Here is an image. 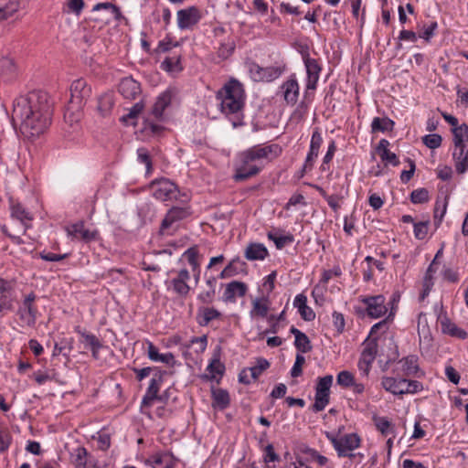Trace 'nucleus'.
Wrapping results in <instances>:
<instances>
[{
	"instance_id": "f257e3e1",
	"label": "nucleus",
	"mask_w": 468,
	"mask_h": 468,
	"mask_svg": "<svg viewBox=\"0 0 468 468\" xmlns=\"http://www.w3.org/2000/svg\"><path fill=\"white\" fill-rule=\"evenodd\" d=\"M50 120L51 106L47 92L34 90L14 101L12 121L15 125H19L25 136L40 135L50 124Z\"/></svg>"
},
{
	"instance_id": "f03ea898",
	"label": "nucleus",
	"mask_w": 468,
	"mask_h": 468,
	"mask_svg": "<svg viewBox=\"0 0 468 468\" xmlns=\"http://www.w3.org/2000/svg\"><path fill=\"white\" fill-rule=\"evenodd\" d=\"M217 97L220 100L221 111L226 114L239 112L244 105V90L236 80L229 81L218 90Z\"/></svg>"
},
{
	"instance_id": "7ed1b4c3",
	"label": "nucleus",
	"mask_w": 468,
	"mask_h": 468,
	"mask_svg": "<svg viewBox=\"0 0 468 468\" xmlns=\"http://www.w3.org/2000/svg\"><path fill=\"white\" fill-rule=\"evenodd\" d=\"M10 208L12 218L20 222L21 229L16 230V233H13L9 231L7 226L3 225L1 227V230L12 240L13 243L20 245L24 243L23 239H21V235H25L27 230L31 227L33 216L20 203H14L12 201Z\"/></svg>"
},
{
	"instance_id": "20e7f679",
	"label": "nucleus",
	"mask_w": 468,
	"mask_h": 468,
	"mask_svg": "<svg viewBox=\"0 0 468 468\" xmlns=\"http://www.w3.org/2000/svg\"><path fill=\"white\" fill-rule=\"evenodd\" d=\"M150 188L153 196L163 202L177 200L181 196L176 185L164 177L151 182Z\"/></svg>"
},
{
	"instance_id": "39448f33",
	"label": "nucleus",
	"mask_w": 468,
	"mask_h": 468,
	"mask_svg": "<svg viewBox=\"0 0 468 468\" xmlns=\"http://www.w3.org/2000/svg\"><path fill=\"white\" fill-rule=\"evenodd\" d=\"M190 215V210L188 207H172L167 213L165 214L164 219L161 222L160 226V234H173L176 228L177 223L185 218H186Z\"/></svg>"
},
{
	"instance_id": "423d86ee",
	"label": "nucleus",
	"mask_w": 468,
	"mask_h": 468,
	"mask_svg": "<svg viewBox=\"0 0 468 468\" xmlns=\"http://www.w3.org/2000/svg\"><path fill=\"white\" fill-rule=\"evenodd\" d=\"M162 382L163 375L162 373L158 372L151 378L149 387L147 388V390L143 398L141 410L149 418H151V413L149 411H145V409L151 407L154 400L164 402L165 399L164 395L158 394Z\"/></svg>"
},
{
	"instance_id": "0eeeda50",
	"label": "nucleus",
	"mask_w": 468,
	"mask_h": 468,
	"mask_svg": "<svg viewBox=\"0 0 468 468\" xmlns=\"http://www.w3.org/2000/svg\"><path fill=\"white\" fill-rule=\"evenodd\" d=\"M326 438L331 441L339 457H346L347 452H351L360 445V438L356 433H349L337 438L327 432Z\"/></svg>"
},
{
	"instance_id": "6e6552de",
	"label": "nucleus",
	"mask_w": 468,
	"mask_h": 468,
	"mask_svg": "<svg viewBox=\"0 0 468 468\" xmlns=\"http://www.w3.org/2000/svg\"><path fill=\"white\" fill-rule=\"evenodd\" d=\"M332 375H326L323 378H318V382L315 388V401L312 406V409L314 412L324 410L326 405L329 403L330 388L332 386Z\"/></svg>"
},
{
	"instance_id": "1a4fd4ad",
	"label": "nucleus",
	"mask_w": 468,
	"mask_h": 468,
	"mask_svg": "<svg viewBox=\"0 0 468 468\" xmlns=\"http://www.w3.org/2000/svg\"><path fill=\"white\" fill-rule=\"evenodd\" d=\"M65 230L72 239L90 243L99 239V231L97 229H89L85 227L84 221L80 220L68 225Z\"/></svg>"
},
{
	"instance_id": "9d476101",
	"label": "nucleus",
	"mask_w": 468,
	"mask_h": 468,
	"mask_svg": "<svg viewBox=\"0 0 468 468\" xmlns=\"http://www.w3.org/2000/svg\"><path fill=\"white\" fill-rule=\"evenodd\" d=\"M16 301L13 282L0 278V313L5 314L14 310Z\"/></svg>"
},
{
	"instance_id": "9b49d317",
	"label": "nucleus",
	"mask_w": 468,
	"mask_h": 468,
	"mask_svg": "<svg viewBox=\"0 0 468 468\" xmlns=\"http://www.w3.org/2000/svg\"><path fill=\"white\" fill-rule=\"evenodd\" d=\"M36 298L33 292L28 293L17 309L19 319L27 326H34L37 321V309L34 305Z\"/></svg>"
},
{
	"instance_id": "f8f14e48",
	"label": "nucleus",
	"mask_w": 468,
	"mask_h": 468,
	"mask_svg": "<svg viewBox=\"0 0 468 468\" xmlns=\"http://www.w3.org/2000/svg\"><path fill=\"white\" fill-rule=\"evenodd\" d=\"M201 17L200 10L195 5L180 9L176 13L177 27L181 30L190 29L199 22Z\"/></svg>"
},
{
	"instance_id": "ddd939ff",
	"label": "nucleus",
	"mask_w": 468,
	"mask_h": 468,
	"mask_svg": "<svg viewBox=\"0 0 468 468\" xmlns=\"http://www.w3.org/2000/svg\"><path fill=\"white\" fill-rule=\"evenodd\" d=\"M91 90L83 79L76 80L70 86L69 104L82 107L85 101L90 96Z\"/></svg>"
},
{
	"instance_id": "4468645a",
	"label": "nucleus",
	"mask_w": 468,
	"mask_h": 468,
	"mask_svg": "<svg viewBox=\"0 0 468 468\" xmlns=\"http://www.w3.org/2000/svg\"><path fill=\"white\" fill-rule=\"evenodd\" d=\"M362 303L367 306V314L371 318H379L388 312L385 297L381 294L365 297L362 299Z\"/></svg>"
},
{
	"instance_id": "2eb2a0df",
	"label": "nucleus",
	"mask_w": 468,
	"mask_h": 468,
	"mask_svg": "<svg viewBox=\"0 0 468 468\" xmlns=\"http://www.w3.org/2000/svg\"><path fill=\"white\" fill-rule=\"evenodd\" d=\"M261 170V166L257 165L254 161L247 160L245 154L242 153L239 156V165L236 167L234 179L238 182L247 180L259 174Z\"/></svg>"
},
{
	"instance_id": "dca6fc26",
	"label": "nucleus",
	"mask_w": 468,
	"mask_h": 468,
	"mask_svg": "<svg viewBox=\"0 0 468 468\" xmlns=\"http://www.w3.org/2000/svg\"><path fill=\"white\" fill-rule=\"evenodd\" d=\"M190 279V273L186 269H182L177 272L176 277L173 278L170 282L173 291L185 297L189 293L190 287L187 282Z\"/></svg>"
},
{
	"instance_id": "f3484780",
	"label": "nucleus",
	"mask_w": 468,
	"mask_h": 468,
	"mask_svg": "<svg viewBox=\"0 0 468 468\" xmlns=\"http://www.w3.org/2000/svg\"><path fill=\"white\" fill-rule=\"evenodd\" d=\"M247 290L246 283L239 281L230 282L226 285L222 299L226 303H234L237 297H243Z\"/></svg>"
},
{
	"instance_id": "a211bd4d",
	"label": "nucleus",
	"mask_w": 468,
	"mask_h": 468,
	"mask_svg": "<svg viewBox=\"0 0 468 468\" xmlns=\"http://www.w3.org/2000/svg\"><path fill=\"white\" fill-rule=\"evenodd\" d=\"M303 60L307 72L306 88L308 90H314L319 80L321 67L315 58L305 57Z\"/></svg>"
},
{
	"instance_id": "6ab92c4d",
	"label": "nucleus",
	"mask_w": 468,
	"mask_h": 468,
	"mask_svg": "<svg viewBox=\"0 0 468 468\" xmlns=\"http://www.w3.org/2000/svg\"><path fill=\"white\" fill-rule=\"evenodd\" d=\"M119 92L128 100H134L141 93L140 83L133 78H124L119 84Z\"/></svg>"
},
{
	"instance_id": "aec40b11",
	"label": "nucleus",
	"mask_w": 468,
	"mask_h": 468,
	"mask_svg": "<svg viewBox=\"0 0 468 468\" xmlns=\"http://www.w3.org/2000/svg\"><path fill=\"white\" fill-rule=\"evenodd\" d=\"M284 101L291 105H294L299 97V85L296 79L292 76L287 80L281 87Z\"/></svg>"
},
{
	"instance_id": "412c9836",
	"label": "nucleus",
	"mask_w": 468,
	"mask_h": 468,
	"mask_svg": "<svg viewBox=\"0 0 468 468\" xmlns=\"http://www.w3.org/2000/svg\"><path fill=\"white\" fill-rule=\"evenodd\" d=\"M455 170L458 174H464L468 170V150L466 146H454L452 152Z\"/></svg>"
},
{
	"instance_id": "4be33fe9",
	"label": "nucleus",
	"mask_w": 468,
	"mask_h": 468,
	"mask_svg": "<svg viewBox=\"0 0 468 468\" xmlns=\"http://www.w3.org/2000/svg\"><path fill=\"white\" fill-rule=\"evenodd\" d=\"M80 335V343L84 345V347L91 351L92 356L95 359L99 358V351L102 347V344L100 339L93 334L86 331H79Z\"/></svg>"
},
{
	"instance_id": "5701e85b",
	"label": "nucleus",
	"mask_w": 468,
	"mask_h": 468,
	"mask_svg": "<svg viewBox=\"0 0 468 468\" xmlns=\"http://www.w3.org/2000/svg\"><path fill=\"white\" fill-rule=\"evenodd\" d=\"M388 146L389 142L387 139H381L376 148V151L385 165L390 164L393 166H398L399 165V160L396 154L388 150Z\"/></svg>"
},
{
	"instance_id": "b1692460",
	"label": "nucleus",
	"mask_w": 468,
	"mask_h": 468,
	"mask_svg": "<svg viewBox=\"0 0 468 468\" xmlns=\"http://www.w3.org/2000/svg\"><path fill=\"white\" fill-rule=\"evenodd\" d=\"M17 76V67L15 60L9 57L0 59V77L5 81H10Z\"/></svg>"
},
{
	"instance_id": "393cba45",
	"label": "nucleus",
	"mask_w": 468,
	"mask_h": 468,
	"mask_svg": "<svg viewBox=\"0 0 468 468\" xmlns=\"http://www.w3.org/2000/svg\"><path fill=\"white\" fill-rule=\"evenodd\" d=\"M293 306L298 309L301 317L304 321H313L315 318V313L307 305V297L303 294H297L293 300Z\"/></svg>"
},
{
	"instance_id": "a878e982",
	"label": "nucleus",
	"mask_w": 468,
	"mask_h": 468,
	"mask_svg": "<svg viewBox=\"0 0 468 468\" xmlns=\"http://www.w3.org/2000/svg\"><path fill=\"white\" fill-rule=\"evenodd\" d=\"M101 10H104L107 14L106 16L102 19L106 23L111 22L112 19L120 20L122 17L121 9L112 3H98L92 8L93 12H98Z\"/></svg>"
},
{
	"instance_id": "bb28decb",
	"label": "nucleus",
	"mask_w": 468,
	"mask_h": 468,
	"mask_svg": "<svg viewBox=\"0 0 468 468\" xmlns=\"http://www.w3.org/2000/svg\"><path fill=\"white\" fill-rule=\"evenodd\" d=\"M212 407L214 409L224 410L230 404L229 394L223 388H211Z\"/></svg>"
},
{
	"instance_id": "cd10ccee",
	"label": "nucleus",
	"mask_w": 468,
	"mask_h": 468,
	"mask_svg": "<svg viewBox=\"0 0 468 468\" xmlns=\"http://www.w3.org/2000/svg\"><path fill=\"white\" fill-rule=\"evenodd\" d=\"M405 379L406 378H395L392 377L382 378L381 385L383 388L394 395H404L405 392Z\"/></svg>"
},
{
	"instance_id": "c85d7f7f",
	"label": "nucleus",
	"mask_w": 468,
	"mask_h": 468,
	"mask_svg": "<svg viewBox=\"0 0 468 468\" xmlns=\"http://www.w3.org/2000/svg\"><path fill=\"white\" fill-rule=\"evenodd\" d=\"M277 145H268L261 147L260 145L253 146L247 151L243 152L245 154V158L250 161H258L261 159L267 158L270 154H271L274 149H277Z\"/></svg>"
},
{
	"instance_id": "c756f323",
	"label": "nucleus",
	"mask_w": 468,
	"mask_h": 468,
	"mask_svg": "<svg viewBox=\"0 0 468 468\" xmlns=\"http://www.w3.org/2000/svg\"><path fill=\"white\" fill-rule=\"evenodd\" d=\"M269 255L267 248L262 243H250L244 256L248 261H263Z\"/></svg>"
},
{
	"instance_id": "7c9ffc66",
	"label": "nucleus",
	"mask_w": 468,
	"mask_h": 468,
	"mask_svg": "<svg viewBox=\"0 0 468 468\" xmlns=\"http://www.w3.org/2000/svg\"><path fill=\"white\" fill-rule=\"evenodd\" d=\"M221 315V313L214 307H200L196 319L200 326H207L211 321L220 318Z\"/></svg>"
},
{
	"instance_id": "2f4dec72",
	"label": "nucleus",
	"mask_w": 468,
	"mask_h": 468,
	"mask_svg": "<svg viewBox=\"0 0 468 468\" xmlns=\"http://www.w3.org/2000/svg\"><path fill=\"white\" fill-rule=\"evenodd\" d=\"M70 458L76 468H86L88 466H91V463L90 461V457L87 450L82 446H77L74 448L70 452Z\"/></svg>"
},
{
	"instance_id": "473e14b6",
	"label": "nucleus",
	"mask_w": 468,
	"mask_h": 468,
	"mask_svg": "<svg viewBox=\"0 0 468 468\" xmlns=\"http://www.w3.org/2000/svg\"><path fill=\"white\" fill-rule=\"evenodd\" d=\"M441 331L443 334L449 335L452 337H456L459 339H465L468 336V334L463 329L458 327L454 323H452L449 318L444 317L441 320Z\"/></svg>"
},
{
	"instance_id": "72a5a7b5",
	"label": "nucleus",
	"mask_w": 468,
	"mask_h": 468,
	"mask_svg": "<svg viewBox=\"0 0 468 468\" xmlns=\"http://www.w3.org/2000/svg\"><path fill=\"white\" fill-rule=\"evenodd\" d=\"M147 354L152 361L162 362L169 366H174L176 363L175 356L172 353L160 354L158 349L151 342L148 343Z\"/></svg>"
},
{
	"instance_id": "f704fd0d",
	"label": "nucleus",
	"mask_w": 468,
	"mask_h": 468,
	"mask_svg": "<svg viewBox=\"0 0 468 468\" xmlns=\"http://www.w3.org/2000/svg\"><path fill=\"white\" fill-rule=\"evenodd\" d=\"M290 332L294 335V346L301 353H307L312 350V345L309 337L299 329L292 326Z\"/></svg>"
},
{
	"instance_id": "c9c22d12",
	"label": "nucleus",
	"mask_w": 468,
	"mask_h": 468,
	"mask_svg": "<svg viewBox=\"0 0 468 468\" xmlns=\"http://www.w3.org/2000/svg\"><path fill=\"white\" fill-rule=\"evenodd\" d=\"M154 468H174L176 459L171 453L160 452L151 457Z\"/></svg>"
},
{
	"instance_id": "e433bc0d",
	"label": "nucleus",
	"mask_w": 468,
	"mask_h": 468,
	"mask_svg": "<svg viewBox=\"0 0 468 468\" xmlns=\"http://www.w3.org/2000/svg\"><path fill=\"white\" fill-rule=\"evenodd\" d=\"M82 118L81 107L69 104L64 113L65 122L70 127H77Z\"/></svg>"
},
{
	"instance_id": "4c0bfd02",
	"label": "nucleus",
	"mask_w": 468,
	"mask_h": 468,
	"mask_svg": "<svg viewBox=\"0 0 468 468\" xmlns=\"http://www.w3.org/2000/svg\"><path fill=\"white\" fill-rule=\"evenodd\" d=\"M20 7L18 0H0V21L16 14Z\"/></svg>"
},
{
	"instance_id": "58836bf2",
	"label": "nucleus",
	"mask_w": 468,
	"mask_h": 468,
	"mask_svg": "<svg viewBox=\"0 0 468 468\" xmlns=\"http://www.w3.org/2000/svg\"><path fill=\"white\" fill-rule=\"evenodd\" d=\"M171 102V94L169 92H163L156 99L153 109L152 114L156 118L160 119L163 116L164 111Z\"/></svg>"
},
{
	"instance_id": "ea45409f",
	"label": "nucleus",
	"mask_w": 468,
	"mask_h": 468,
	"mask_svg": "<svg viewBox=\"0 0 468 468\" xmlns=\"http://www.w3.org/2000/svg\"><path fill=\"white\" fill-rule=\"evenodd\" d=\"M378 338L377 337H370V335L367 336V338L364 341V349L361 353V357L375 360L377 355H378Z\"/></svg>"
},
{
	"instance_id": "a19ab883",
	"label": "nucleus",
	"mask_w": 468,
	"mask_h": 468,
	"mask_svg": "<svg viewBox=\"0 0 468 468\" xmlns=\"http://www.w3.org/2000/svg\"><path fill=\"white\" fill-rule=\"evenodd\" d=\"M257 73L259 80L271 81L282 75V69L280 67L260 68L257 66Z\"/></svg>"
},
{
	"instance_id": "79ce46f5",
	"label": "nucleus",
	"mask_w": 468,
	"mask_h": 468,
	"mask_svg": "<svg viewBox=\"0 0 468 468\" xmlns=\"http://www.w3.org/2000/svg\"><path fill=\"white\" fill-rule=\"evenodd\" d=\"M207 371L209 373L210 379H217L218 382L222 378L225 372V366L220 362L219 358L217 356L212 359L209 365L207 367Z\"/></svg>"
},
{
	"instance_id": "37998d69",
	"label": "nucleus",
	"mask_w": 468,
	"mask_h": 468,
	"mask_svg": "<svg viewBox=\"0 0 468 468\" xmlns=\"http://www.w3.org/2000/svg\"><path fill=\"white\" fill-rule=\"evenodd\" d=\"M454 146H465L464 143L468 142V125L463 123L452 129Z\"/></svg>"
},
{
	"instance_id": "c03bdc74",
	"label": "nucleus",
	"mask_w": 468,
	"mask_h": 468,
	"mask_svg": "<svg viewBox=\"0 0 468 468\" xmlns=\"http://www.w3.org/2000/svg\"><path fill=\"white\" fill-rule=\"evenodd\" d=\"M114 104L113 96L111 93L101 95L98 100V110L103 115H107Z\"/></svg>"
},
{
	"instance_id": "a18cd8bd",
	"label": "nucleus",
	"mask_w": 468,
	"mask_h": 468,
	"mask_svg": "<svg viewBox=\"0 0 468 468\" xmlns=\"http://www.w3.org/2000/svg\"><path fill=\"white\" fill-rule=\"evenodd\" d=\"M394 125V122L388 118L375 117L371 123V130L375 132H385L391 130Z\"/></svg>"
},
{
	"instance_id": "49530a36",
	"label": "nucleus",
	"mask_w": 468,
	"mask_h": 468,
	"mask_svg": "<svg viewBox=\"0 0 468 468\" xmlns=\"http://www.w3.org/2000/svg\"><path fill=\"white\" fill-rule=\"evenodd\" d=\"M267 237L275 243L276 248L279 250L293 241V236L292 234L279 236L273 231H269Z\"/></svg>"
},
{
	"instance_id": "de8ad7c7",
	"label": "nucleus",
	"mask_w": 468,
	"mask_h": 468,
	"mask_svg": "<svg viewBox=\"0 0 468 468\" xmlns=\"http://www.w3.org/2000/svg\"><path fill=\"white\" fill-rule=\"evenodd\" d=\"M270 363L267 359L260 357L256 361V365L248 368V370L250 373V378L253 380H256L259 378V377L262 374L263 371H265L267 368H269Z\"/></svg>"
},
{
	"instance_id": "09e8293b",
	"label": "nucleus",
	"mask_w": 468,
	"mask_h": 468,
	"mask_svg": "<svg viewBox=\"0 0 468 468\" xmlns=\"http://www.w3.org/2000/svg\"><path fill=\"white\" fill-rule=\"evenodd\" d=\"M400 363L402 364V371L408 376L415 374L419 369L418 358L415 356H409L401 359Z\"/></svg>"
},
{
	"instance_id": "8fccbe9b",
	"label": "nucleus",
	"mask_w": 468,
	"mask_h": 468,
	"mask_svg": "<svg viewBox=\"0 0 468 468\" xmlns=\"http://www.w3.org/2000/svg\"><path fill=\"white\" fill-rule=\"evenodd\" d=\"M269 311L268 300L267 298L256 299L252 303V310L251 314L259 315L261 317H265Z\"/></svg>"
},
{
	"instance_id": "3c124183",
	"label": "nucleus",
	"mask_w": 468,
	"mask_h": 468,
	"mask_svg": "<svg viewBox=\"0 0 468 468\" xmlns=\"http://www.w3.org/2000/svg\"><path fill=\"white\" fill-rule=\"evenodd\" d=\"M161 68L168 72L181 70L180 56L166 57L162 62Z\"/></svg>"
},
{
	"instance_id": "603ef678",
	"label": "nucleus",
	"mask_w": 468,
	"mask_h": 468,
	"mask_svg": "<svg viewBox=\"0 0 468 468\" xmlns=\"http://www.w3.org/2000/svg\"><path fill=\"white\" fill-rule=\"evenodd\" d=\"M302 452L307 455L306 462L314 461L317 462L320 465H325L327 463L328 459L325 456L321 455L314 449L306 446L302 450Z\"/></svg>"
},
{
	"instance_id": "864d4df0",
	"label": "nucleus",
	"mask_w": 468,
	"mask_h": 468,
	"mask_svg": "<svg viewBox=\"0 0 468 468\" xmlns=\"http://www.w3.org/2000/svg\"><path fill=\"white\" fill-rule=\"evenodd\" d=\"M410 201L413 204H423L429 201V191L426 188L413 190L410 194Z\"/></svg>"
},
{
	"instance_id": "5fc2aeb1",
	"label": "nucleus",
	"mask_w": 468,
	"mask_h": 468,
	"mask_svg": "<svg viewBox=\"0 0 468 468\" xmlns=\"http://www.w3.org/2000/svg\"><path fill=\"white\" fill-rule=\"evenodd\" d=\"M138 161L142 164H144L146 166V174H150L152 172V159L148 153V151L142 147L137 150Z\"/></svg>"
},
{
	"instance_id": "6e6d98bb",
	"label": "nucleus",
	"mask_w": 468,
	"mask_h": 468,
	"mask_svg": "<svg viewBox=\"0 0 468 468\" xmlns=\"http://www.w3.org/2000/svg\"><path fill=\"white\" fill-rule=\"evenodd\" d=\"M423 144L431 148V149H436L441 146L442 138L440 134L432 133L425 135L422 138Z\"/></svg>"
},
{
	"instance_id": "4d7b16f0",
	"label": "nucleus",
	"mask_w": 468,
	"mask_h": 468,
	"mask_svg": "<svg viewBox=\"0 0 468 468\" xmlns=\"http://www.w3.org/2000/svg\"><path fill=\"white\" fill-rule=\"evenodd\" d=\"M373 420L378 431H379L383 435L388 433V431L391 427V422L386 417L375 416Z\"/></svg>"
},
{
	"instance_id": "13d9d810",
	"label": "nucleus",
	"mask_w": 468,
	"mask_h": 468,
	"mask_svg": "<svg viewBox=\"0 0 468 468\" xmlns=\"http://www.w3.org/2000/svg\"><path fill=\"white\" fill-rule=\"evenodd\" d=\"M197 255H198V251L196 247H191V248L187 249L184 253V256L187 259L189 265L194 270L197 269V266H199V262L197 261Z\"/></svg>"
},
{
	"instance_id": "bf43d9fd",
	"label": "nucleus",
	"mask_w": 468,
	"mask_h": 468,
	"mask_svg": "<svg viewBox=\"0 0 468 468\" xmlns=\"http://www.w3.org/2000/svg\"><path fill=\"white\" fill-rule=\"evenodd\" d=\"M447 208V202L446 200L440 201L437 200L434 207V219L435 222L439 225L442 218L444 217V214L446 213Z\"/></svg>"
},
{
	"instance_id": "052dcab7",
	"label": "nucleus",
	"mask_w": 468,
	"mask_h": 468,
	"mask_svg": "<svg viewBox=\"0 0 468 468\" xmlns=\"http://www.w3.org/2000/svg\"><path fill=\"white\" fill-rule=\"evenodd\" d=\"M336 381L338 385L347 388L354 384V376L349 371H341L337 375Z\"/></svg>"
},
{
	"instance_id": "680f3d73",
	"label": "nucleus",
	"mask_w": 468,
	"mask_h": 468,
	"mask_svg": "<svg viewBox=\"0 0 468 468\" xmlns=\"http://www.w3.org/2000/svg\"><path fill=\"white\" fill-rule=\"evenodd\" d=\"M429 221L418 222L414 224V236L418 239H423L428 234Z\"/></svg>"
},
{
	"instance_id": "e2e57ef3",
	"label": "nucleus",
	"mask_w": 468,
	"mask_h": 468,
	"mask_svg": "<svg viewBox=\"0 0 468 468\" xmlns=\"http://www.w3.org/2000/svg\"><path fill=\"white\" fill-rule=\"evenodd\" d=\"M323 143V138L318 129H315L312 134L311 143H310V151L312 154L316 153L319 154V149Z\"/></svg>"
},
{
	"instance_id": "0e129e2a",
	"label": "nucleus",
	"mask_w": 468,
	"mask_h": 468,
	"mask_svg": "<svg viewBox=\"0 0 468 468\" xmlns=\"http://www.w3.org/2000/svg\"><path fill=\"white\" fill-rule=\"evenodd\" d=\"M305 362V358L303 355L297 354L295 357L294 365L291 370V376L292 378H297L303 373V365Z\"/></svg>"
},
{
	"instance_id": "69168bd1",
	"label": "nucleus",
	"mask_w": 468,
	"mask_h": 468,
	"mask_svg": "<svg viewBox=\"0 0 468 468\" xmlns=\"http://www.w3.org/2000/svg\"><path fill=\"white\" fill-rule=\"evenodd\" d=\"M143 104L141 102L135 103L131 109L128 114L123 115L121 119L122 122L129 123L130 120L135 119L139 113L143 111Z\"/></svg>"
},
{
	"instance_id": "338daca9",
	"label": "nucleus",
	"mask_w": 468,
	"mask_h": 468,
	"mask_svg": "<svg viewBox=\"0 0 468 468\" xmlns=\"http://www.w3.org/2000/svg\"><path fill=\"white\" fill-rule=\"evenodd\" d=\"M332 316H333V324H334V326L335 327L337 334H342L344 332L345 325H346L344 315L341 313L335 311L333 313Z\"/></svg>"
},
{
	"instance_id": "774afa93",
	"label": "nucleus",
	"mask_w": 468,
	"mask_h": 468,
	"mask_svg": "<svg viewBox=\"0 0 468 468\" xmlns=\"http://www.w3.org/2000/svg\"><path fill=\"white\" fill-rule=\"evenodd\" d=\"M405 394H415L422 390L423 386L420 381L405 379Z\"/></svg>"
}]
</instances>
